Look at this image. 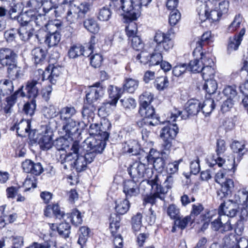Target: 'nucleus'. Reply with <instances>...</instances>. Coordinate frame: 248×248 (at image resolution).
<instances>
[{
    "instance_id": "nucleus-1",
    "label": "nucleus",
    "mask_w": 248,
    "mask_h": 248,
    "mask_svg": "<svg viewBox=\"0 0 248 248\" xmlns=\"http://www.w3.org/2000/svg\"><path fill=\"white\" fill-rule=\"evenodd\" d=\"M17 57V53L13 49L9 48L0 49V64L7 67V72L11 76L17 77L18 71Z\"/></svg>"
},
{
    "instance_id": "nucleus-2",
    "label": "nucleus",
    "mask_w": 248,
    "mask_h": 248,
    "mask_svg": "<svg viewBox=\"0 0 248 248\" xmlns=\"http://www.w3.org/2000/svg\"><path fill=\"white\" fill-rule=\"evenodd\" d=\"M162 177V176L161 174L157 175L155 174L154 179L149 180L148 182H143V184H146L154 192V194L147 195L144 198L143 202L144 205L147 203H150L152 205L155 204L157 199L161 200H164V197L162 196L161 194L166 193L167 191L161 186L160 178Z\"/></svg>"
},
{
    "instance_id": "nucleus-3",
    "label": "nucleus",
    "mask_w": 248,
    "mask_h": 248,
    "mask_svg": "<svg viewBox=\"0 0 248 248\" xmlns=\"http://www.w3.org/2000/svg\"><path fill=\"white\" fill-rule=\"evenodd\" d=\"M128 173L133 180L140 181L142 179L141 185H144L143 182L154 179V172L152 169L148 167L147 165L140 162H134L128 168Z\"/></svg>"
},
{
    "instance_id": "nucleus-4",
    "label": "nucleus",
    "mask_w": 248,
    "mask_h": 248,
    "mask_svg": "<svg viewBox=\"0 0 248 248\" xmlns=\"http://www.w3.org/2000/svg\"><path fill=\"white\" fill-rule=\"evenodd\" d=\"M120 2L117 10L119 14L123 15L124 22L135 20L140 16V12L136 8V0H120Z\"/></svg>"
},
{
    "instance_id": "nucleus-5",
    "label": "nucleus",
    "mask_w": 248,
    "mask_h": 248,
    "mask_svg": "<svg viewBox=\"0 0 248 248\" xmlns=\"http://www.w3.org/2000/svg\"><path fill=\"white\" fill-rule=\"evenodd\" d=\"M201 102L197 99H191L189 100L186 104L185 111L184 112H186L187 114L185 115L176 108H174L173 111L171 112L170 116V120L172 122L176 121L178 117L182 114L181 118L186 119L189 116L197 115L201 110Z\"/></svg>"
},
{
    "instance_id": "nucleus-6",
    "label": "nucleus",
    "mask_w": 248,
    "mask_h": 248,
    "mask_svg": "<svg viewBox=\"0 0 248 248\" xmlns=\"http://www.w3.org/2000/svg\"><path fill=\"white\" fill-rule=\"evenodd\" d=\"M154 40L156 44L155 51L168 52L172 49L174 46L173 41L169 32L165 33L160 31H157L155 34Z\"/></svg>"
},
{
    "instance_id": "nucleus-7",
    "label": "nucleus",
    "mask_w": 248,
    "mask_h": 248,
    "mask_svg": "<svg viewBox=\"0 0 248 248\" xmlns=\"http://www.w3.org/2000/svg\"><path fill=\"white\" fill-rule=\"evenodd\" d=\"M139 112L143 118L137 122L139 126H143V124L145 125L152 126L156 125L158 124V117L156 115L155 108L152 106L140 107Z\"/></svg>"
},
{
    "instance_id": "nucleus-8",
    "label": "nucleus",
    "mask_w": 248,
    "mask_h": 248,
    "mask_svg": "<svg viewBox=\"0 0 248 248\" xmlns=\"http://www.w3.org/2000/svg\"><path fill=\"white\" fill-rule=\"evenodd\" d=\"M90 5L86 2L82 3L78 6L70 4L65 14L66 20L72 24L78 17H82L89 10Z\"/></svg>"
},
{
    "instance_id": "nucleus-9",
    "label": "nucleus",
    "mask_w": 248,
    "mask_h": 248,
    "mask_svg": "<svg viewBox=\"0 0 248 248\" xmlns=\"http://www.w3.org/2000/svg\"><path fill=\"white\" fill-rule=\"evenodd\" d=\"M199 19L202 22L209 20L211 22L218 21L221 16L214 7L210 8L209 5L202 3L197 9Z\"/></svg>"
},
{
    "instance_id": "nucleus-10",
    "label": "nucleus",
    "mask_w": 248,
    "mask_h": 248,
    "mask_svg": "<svg viewBox=\"0 0 248 248\" xmlns=\"http://www.w3.org/2000/svg\"><path fill=\"white\" fill-rule=\"evenodd\" d=\"M207 163L210 167L217 166L219 167H223V170H235V159L233 155H231L228 157L227 159H224L218 156H209L207 158Z\"/></svg>"
},
{
    "instance_id": "nucleus-11",
    "label": "nucleus",
    "mask_w": 248,
    "mask_h": 248,
    "mask_svg": "<svg viewBox=\"0 0 248 248\" xmlns=\"http://www.w3.org/2000/svg\"><path fill=\"white\" fill-rule=\"evenodd\" d=\"M110 127L111 124L108 121H104L100 124H91L89 132L91 136L108 139L109 137L108 131Z\"/></svg>"
},
{
    "instance_id": "nucleus-12",
    "label": "nucleus",
    "mask_w": 248,
    "mask_h": 248,
    "mask_svg": "<svg viewBox=\"0 0 248 248\" xmlns=\"http://www.w3.org/2000/svg\"><path fill=\"white\" fill-rule=\"evenodd\" d=\"M110 231L113 238L114 248H123V239L120 234H116V231L120 227V217L117 214L111 215L109 218Z\"/></svg>"
},
{
    "instance_id": "nucleus-13",
    "label": "nucleus",
    "mask_w": 248,
    "mask_h": 248,
    "mask_svg": "<svg viewBox=\"0 0 248 248\" xmlns=\"http://www.w3.org/2000/svg\"><path fill=\"white\" fill-rule=\"evenodd\" d=\"M79 147V142L75 141L72 143L71 148V150L73 152L74 156L72 168L75 169L78 172L85 170L87 165L83 155H79L78 154Z\"/></svg>"
},
{
    "instance_id": "nucleus-14",
    "label": "nucleus",
    "mask_w": 248,
    "mask_h": 248,
    "mask_svg": "<svg viewBox=\"0 0 248 248\" xmlns=\"http://www.w3.org/2000/svg\"><path fill=\"white\" fill-rule=\"evenodd\" d=\"M105 88L100 83H96L94 85L90 87L86 91V103L92 104L97 101L103 96Z\"/></svg>"
},
{
    "instance_id": "nucleus-15",
    "label": "nucleus",
    "mask_w": 248,
    "mask_h": 248,
    "mask_svg": "<svg viewBox=\"0 0 248 248\" xmlns=\"http://www.w3.org/2000/svg\"><path fill=\"white\" fill-rule=\"evenodd\" d=\"M42 81L39 78H37V79H33L28 81L25 89L26 93H25L22 91L23 87H21L19 88L21 89L19 94H20L21 96H27L29 98L34 99L38 95L39 89L41 85Z\"/></svg>"
},
{
    "instance_id": "nucleus-16",
    "label": "nucleus",
    "mask_w": 248,
    "mask_h": 248,
    "mask_svg": "<svg viewBox=\"0 0 248 248\" xmlns=\"http://www.w3.org/2000/svg\"><path fill=\"white\" fill-rule=\"evenodd\" d=\"M140 183L134 180H126L123 184V192L125 198L129 199L138 196L140 193Z\"/></svg>"
},
{
    "instance_id": "nucleus-17",
    "label": "nucleus",
    "mask_w": 248,
    "mask_h": 248,
    "mask_svg": "<svg viewBox=\"0 0 248 248\" xmlns=\"http://www.w3.org/2000/svg\"><path fill=\"white\" fill-rule=\"evenodd\" d=\"M107 140L100 137L90 136L85 140V142L90 150L101 154L105 147L106 140Z\"/></svg>"
},
{
    "instance_id": "nucleus-18",
    "label": "nucleus",
    "mask_w": 248,
    "mask_h": 248,
    "mask_svg": "<svg viewBox=\"0 0 248 248\" xmlns=\"http://www.w3.org/2000/svg\"><path fill=\"white\" fill-rule=\"evenodd\" d=\"M61 67L49 65L45 71L42 70L39 71L41 75L40 77L41 78V81L48 79L51 84H55L56 82V78L61 73Z\"/></svg>"
},
{
    "instance_id": "nucleus-19",
    "label": "nucleus",
    "mask_w": 248,
    "mask_h": 248,
    "mask_svg": "<svg viewBox=\"0 0 248 248\" xmlns=\"http://www.w3.org/2000/svg\"><path fill=\"white\" fill-rule=\"evenodd\" d=\"M236 206L232 200H227L220 204L218 214L225 216L228 218L233 217L237 213Z\"/></svg>"
},
{
    "instance_id": "nucleus-20",
    "label": "nucleus",
    "mask_w": 248,
    "mask_h": 248,
    "mask_svg": "<svg viewBox=\"0 0 248 248\" xmlns=\"http://www.w3.org/2000/svg\"><path fill=\"white\" fill-rule=\"evenodd\" d=\"M21 91L18 89L13 94L6 98L5 102L3 103L2 108L5 114L10 115L13 111V108L16 103L18 95Z\"/></svg>"
},
{
    "instance_id": "nucleus-21",
    "label": "nucleus",
    "mask_w": 248,
    "mask_h": 248,
    "mask_svg": "<svg viewBox=\"0 0 248 248\" xmlns=\"http://www.w3.org/2000/svg\"><path fill=\"white\" fill-rule=\"evenodd\" d=\"M178 132L176 124H170L162 129L160 136L162 139L173 140Z\"/></svg>"
},
{
    "instance_id": "nucleus-22",
    "label": "nucleus",
    "mask_w": 248,
    "mask_h": 248,
    "mask_svg": "<svg viewBox=\"0 0 248 248\" xmlns=\"http://www.w3.org/2000/svg\"><path fill=\"white\" fill-rule=\"evenodd\" d=\"M37 140L42 150H48L52 147V133L46 131L44 134H39Z\"/></svg>"
},
{
    "instance_id": "nucleus-23",
    "label": "nucleus",
    "mask_w": 248,
    "mask_h": 248,
    "mask_svg": "<svg viewBox=\"0 0 248 248\" xmlns=\"http://www.w3.org/2000/svg\"><path fill=\"white\" fill-rule=\"evenodd\" d=\"M35 14L33 10H29L21 13L17 17V20L21 26L30 25L33 26V18Z\"/></svg>"
},
{
    "instance_id": "nucleus-24",
    "label": "nucleus",
    "mask_w": 248,
    "mask_h": 248,
    "mask_svg": "<svg viewBox=\"0 0 248 248\" xmlns=\"http://www.w3.org/2000/svg\"><path fill=\"white\" fill-rule=\"evenodd\" d=\"M108 92L109 95V98L110 99L108 104H109L110 106L115 107L122 94L121 89L116 86L109 85L108 89Z\"/></svg>"
},
{
    "instance_id": "nucleus-25",
    "label": "nucleus",
    "mask_w": 248,
    "mask_h": 248,
    "mask_svg": "<svg viewBox=\"0 0 248 248\" xmlns=\"http://www.w3.org/2000/svg\"><path fill=\"white\" fill-rule=\"evenodd\" d=\"M63 122L62 130L65 133V136L72 138V136L78 130V123L73 119Z\"/></svg>"
},
{
    "instance_id": "nucleus-26",
    "label": "nucleus",
    "mask_w": 248,
    "mask_h": 248,
    "mask_svg": "<svg viewBox=\"0 0 248 248\" xmlns=\"http://www.w3.org/2000/svg\"><path fill=\"white\" fill-rule=\"evenodd\" d=\"M232 201L236 205H241L243 206H248V191L246 189L238 190L234 195Z\"/></svg>"
},
{
    "instance_id": "nucleus-27",
    "label": "nucleus",
    "mask_w": 248,
    "mask_h": 248,
    "mask_svg": "<svg viewBox=\"0 0 248 248\" xmlns=\"http://www.w3.org/2000/svg\"><path fill=\"white\" fill-rule=\"evenodd\" d=\"M95 109V108L93 105L92 104H88L85 102L82 111V115L84 123H86V120L87 121L88 123H91L93 121L94 116V111Z\"/></svg>"
},
{
    "instance_id": "nucleus-28",
    "label": "nucleus",
    "mask_w": 248,
    "mask_h": 248,
    "mask_svg": "<svg viewBox=\"0 0 248 248\" xmlns=\"http://www.w3.org/2000/svg\"><path fill=\"white\" fill-rule=\"evenodd\" d=\"M233 181L231 179H226L224 182H222L221 188L217 192V195L220 198H222L230 194L233 188Z\"/></svg>"
},
{
    "instance_id": "nucleus-29",
    "label": "nucleus",
    "mask_w": 248,
    "mask_h": 248,
    "mask_svg": "<svg viewBox=\"0 0 248 248\" xmlns=\"http://www.w3.org/2000/svg\"><path fill=\"white\" fill-rule=\"evenodd\" d=\"M74 159L73 151L67 155H61L58 159V162L61 164L60 167L61 169L66 170L70 168H72Z\"/></svg>"
},
{
    "instance_id": "nucleus-30",
    "label": "nucleus",
    "mask_w": 248,
    "mask_h": 248,
    "mask_svg": "<svg viewBox=\"0 0 248 248\" xmlns=\"http://www.w3.org/2000/svg\"><path fill=\"white\" fill-rule=\"evenodd\" d=\"M17 134L21 137H26L29 135L31 122L29 120H22L18 124L15 125Z\"/></svg>"
},
{
    "instance_id": "nucleus-31",
    "label": "nucleus",
    "mask_w": 248,
    "mask_h": 248,
    "mask_svg": "<svg viewBox=\"0 0 248 248\" xmlns=\"http://www.w3.org/2000/svg\"><path fill=\"white\" fill-rule=\"evenodd\" d=\"M46 50L41 47H36L31 51L32 59L35 64H42L46 56Z\"/></svg>"
},
{
    "instance_id": "nucleus-32",
    "label": "nucleus",
    "mask_w": 248,
    "mask_h": 248,
    "mask_svg": "<svg viewBox=\"0 0 248 248\" xmlns=\"http://www.w3.org/2000/svg\"><path fill=\"white\" fill-rule=\"evenodd\" d=\"M90 232V229L86 226H82L79 228L78 244L80 246V248H84L86 247Z\"/></svg>"
},
{
    "instance_id": "nucleus-33",
    "label": "nucleus",
    "mask_w": 248,
    "mask_h": 248,
    "mask_svg": "<svg viewBox=\"0 0 248 248\" xmlns=\"http://www.w3.org/2000/svg\"><path fill=\"white\" fill-rule=\"evenodd\" d=\"M59 113L61 120L65 121L72 120L77 113V111L74 107L70 106L62 108Z\"/></svg>"
},
{
    "instance_id": "nucleus-34",
    "label": "nucleus",
    "mask_w": 248,
    "mask_h": 248,
    "mask_svg": "<svg viewBox=\"0 0 248 248\" xmlns=\"http://www.w3.org/2000/svg\"><path fill=\"white\" fill-rule=\"evenodd\" d=\"M61 38V35L59 31L48 32L46 35L45 43L49 47L56 46L60 42Z\"/></svg>"
},
{
    "instance_id": "nucleus-35",
    "label": "nucleus",
    "mask_w": 248,
    "mask_h": 248,
    "mask_svg": "<svg viewBox=\"0 0 248 248\" xmlns=\"http://www.w3.org/2000/svg\"><path fill=\"white\" fill-rule=\"evenodd\" d=\"M128 200L125 198L116 201L115 209L117 214L124 215L129 210L130 204Z\"/></svg>"
},
{
    "instance_id": "nucleus-36",
    "label": "nucleus",
    "mask_w": 248,
    "mask_h": 248,
    "mask_svg": "<svg viewBox=\"0 0 248 248\" xmlns=\"http://www.w3.org/2000/svg\"><path fill=\"white\" fill-rule=\"evenodd\" d=\"M140 146L137 140H129L125 142L124 150L132 155H137L140 153Z\"/></svg>"
},
{
    "instance_id": "nucleus-37",
    "label": "nucleus",
    "mask_w": 248,
    "mask_h": 248,
    "mask_svg": "<svg viewBox=\"0 0 248 248\" xmlns=\"http://www.w3.org/2000/svg\"><path fill=\"white\" fill-rule=\"evenodd\" d=\"M34 29L30 25L21 26L18 29V33L21 39L24 41L28 40L34 34Z\"/></svg>"
},
{
    "instance_id": "nucleus-38",
    "label": "nucleus",
    "mask_w": 248,
    "mask_h": 248,
    "mask_svg": "<svg viewBox=\"0 0 248 248\" xmlns=\"http://www.w3.org/2000/svg\"><path fill=\"white\" fill-rule=\"evenodd\" d=\"M14 90L12 81L8 79L0 81V95L10 94Z\"/></svg>"
},
{
    "instance_id": "nucleus-39",
    "label": "nucleus",
    "mask_w": 248,
    "mask_h": 248,
    "mask_svg": "<svg viewBox=\"0 0 248 248\" xmlns=\"http://www.w3.org/2000/svg\"><path fill=\"white\" fill-rule=\"evenodd\" d=\"M83 26L88 31L93 34L98 33L100 30L98 24L93 18L85 20L83 22Z\"/></svg>"
},
{
    "instance_id": "nucleus-40",
    "label": "nucleus",
    "mask_w": 248,
    "mask_h": 248,
    "mask_svg": "<svg viewBox=\"0 0 248 248\" xmlns=\"http://www.w3.org/2000/svg\"><path fill=\"white\" fill-rule=\"evenodd\" d=\"M215 107V102L212 98H207L202 104L201 103V110L205 116L209 115L214 109Z\"/></svg>"
},
{
    "instance_id": "nucleus-41",
    "label": "nucleus",
    "mask_w": 248,
    "mask_h": 248,
    "mask_svg": "<svg viewBox=\"0 0 248 248\" xmlns=\"http://www.w3.org/2000/svg\"><path fill=\"white\" fill-rule=\"evenodd\" d=\"M139 86V81L132 78H129L125 80L124 85V90L129 93H133Z\"/></svg>"
},
{
    "instance_id": "nucleus-42",
    "label": "nucleus",
    "mask_w": 248,
    "mask_h": 248,
    "mask_svg": "<svg viewBox=\"0 0 248 248\" xmlns=\"http://www.w3.org/2000/svg\"><path fill=\"white\" fill-rule=\"evenodd\" d=\"M237 241L233 234L226 236L223 239V248H237Z\"/></svg>"
},
{
    "instance_id": "nucleus-43",
    "label": "nucleus",
    "mask_w": 248,
    "mask_h": 248,
    "mask_svg": "<svg viewBox=\"0 0 248 248\" xmlns=\"http://www.w3.org/2000/svg\"><path fill=\"white\" fill-rule=\"evenodd\" d=\"M70 144L69 140L63 137L57 139L53 142L54 146L59 151L65 150Z\"/></svg>"
},
{
    "instance_id": "nucleus-44",
    "label": "nucleus",
    "mask_w": 248,
    "mask_h": 248,
    "mask_svg": "<svg viewBox=\"0 0 248 248\" xmlns=\"http://www.w3.org/2000/svg\"><path fill=\"white\" fill-rule=\"evenodd\" d=\"M69 3L64 2V0H62L61 4L59 5L55 4L54 13L56 17L61 16L63 14H66L67 9L70 5Z\"/></svg>"
},
{
    "instance_id": "nucleus-45",
    "label": "nucleus",
    "mask_w": 248,
    "mask_h": 248,
    "mask_svg": "<svg viewBox=\"0 0 248 248\" xmlns=\"http://www.w3.org/2000/svg\"><path fill=\"white\" fill-rule=\"evenodd\" d=\"M205 83L203 86V89L209 94L214 93L217 88V83L214 79L204 80Z\"/></svg>"
},
{
    "instance_id": "nucleus-46",
    "label": "nucleus",
    "mask_w": 248,
    "mask_h": 248,
    "mask_svg": "<svg viewBox=\"0 0 248 248\" xmlns=\"http://www.w3.org/2000/svg\"><path fill=\"white\" fill-rule=\"evenodd\" d=\"M71 226L67 222H62L58 225L57 232L60 235L64 238H68L70 233Z\"/></svg>"
},
{
    "instance_id": "nucleus-47",
    "label": "nucleus",
    "mask_w": 248,
    "mask_h": 248,
    "mask_svg": "<svg viewBox=\"0 0 248 248\" xmlns=\"http://www.w3.org/2000/svg\"><path fill=\"white\" fill-rule=\"evenodd\" d=\"M112 12L109 8L103 7L98 12L97 18L102 21H107L111 17Z\"/></svg>"
},
{
    "instance_id": "nucleus-48",
    "label": "nucleus",
    "mask_w": 248,
    "mask_h": 248,
    "mask_svg": "<svg viewBox=\"0 0 248 248\" xmlns=\"http://www.w3.org/2000/svg\"><path fill=\"white\" fill-rule=\"evenodd\" d=\"M154 84L155 86L158 91H163L168 87L169 82L167 77L162 76L157 78Z\"/></svg>"
},
{
    "instance_id": "nucleus-49",
    "label": "nucleus",
    "mask_w": 248,
    "mask_h": 248,
    "mask_svg": "<svg viewBox=\"0 0 248 248\" xmlns=\"http://www.w3.org/2000/svg\"><path fill=\"white\" fill-rule=\"evenodd\" d=\"M47 20L46 17L45 15L38 14L35 11L34 17L33 18V24L36 26L42 27L44 26L47 27L48 25L47 24Z\"/></svg>"
},
{
    "instance_id": "nucleus-50",
    "label": "nucleus",
    "mask_w": 248,
    "mask_h": 248,
    "mask_svg": "<svg viewBox=\"0 0 248 248\" xmlns=\"http://www.w3.org/2000/svg\"><path fill=\"white\" fill-rule=\"evenodd\" d=\"M211 38V32L210 31L204 32L201 36V38L197 42L196 49L200 51L202 46L208 44Z\"/></svg>"
},
{
    "instance_id": "nucleus-51",
    "label": "nucleus",
    "mask_w": 248,
    "mask_h": 248,
    "mask_svg": "<svg viewBox=\"0 0 248 248\" xmlns=\"http://www.w3.org/2000/svg\"><path fill=\"white\" fill-rule=\"evenodd\" d=\"M68 217L71 218L72 223L75 226H78L82 222V217L81 213L77 209L72 211L70 215H67Z\"/></svg>"
},
{
    "instance_id": "nucleus-52",
    "label": "nucleus",
    "mask_w": 248,
    "mask_h": 248,
    "mask_svg": "<svg viewBox=\"0 0 248 248\" xmlns=\"http://www.w3.org/2000/svg\"><path fill=\"white\" fill-rule=\"evenodd\" d=\"M201 72L203 79L207 80L214 79L216 72L215 67H202Z\"/></svg>"
},
{
    "instance_id": "nucleus-53",
    "label": "nucleus",
    "mask_w": 248,
    "mask_h": 248,
    "mask_svg": "<svg viewBox=\"0 0 248 248\" xmlns=\"http://www.w3.org/2000/svg\"><path fill=\"white\" fill-rule=\"evenodd\" d=\"M84 48L81 46H73L68 51L69 58L74 59L83 55Z\"/></svg>"
},
{
    "instance_id": "nucleus-54",
    "label": "nucleus",
    "mask_w": 248,
    "mask_h": 248,
    "mask_svg": "<svg viewBox=\"0 0 248 248\" xmlns=\"http://www.w3.org/2000/svg\"><path fill=\"white\" fill-rule=\"evenodd\" d=\"M129 39L130 40L131 46L134 49L140 51L144 48V43L139 36H134Z\"/></svg>"
},
{
    "instance_id": "nucleus-55",
    "label": "nucleus",
    "mask_w": 248,
    "mask_h": 248,
    "mask_svg": "<svg viewBox=\"0 0 248 248\" xmlns=\"http://www.w3.org/2000/svg\"><path fill=\"white\" fill-rule=\"evenodd\" d=\"M153 95L148 92L143 93L140 96V107H144L147 105H150V103L153 101Z\"/></svg>"
},
{
    "instance_id": "nucleus-56",
    "label": "nucleus",
    "mask_w": 248,
    "mask_h": 248,
    "mask_svg": "<svg viewBox=\"0 0 248 248\" xmlns=\"http://www.w3.org/2000/svg\"><path fill=\"white\" fill-rule=\"evenodd\" d=\"M133 20H129L128 26L125 28L126 35L129 39L132 38L134 36H137V33L138 31L137 26L136 24L132 21Z\"/></svg>"
},
{
    "instance_id": "nucleus-57",
    "label": "nucleus",
    "mask_w": 248,
    "mask_h": 248,
    "mask_svg": "<svg viewBox=\"0 0 248 248\" xmlns=\"http://www.w3.org/2000/svg\"><path fill=\"white\" fill-rule=\"evenodd\" d=\"M167 215L170 218L176 219L180 217V209L175 204H170L167 209Z\"/></svg>"
},
{
    "instance_id": "nucleus-58",
    "label": "nucleus",
    "mask_w": 248,
    "mask_h": 248,
    "mask_svg": "<svg viewBox=\"0 0 248 248\" xmlns=\"http://www.w3.org/2000/svg\"><path fill=\"white\" fill-rule=\"evenodd\" d=\"M43 113L44 116L47 119L53 118L58 114L57 109L53 105H48L44 107Z\"/></svg>"
},
{
    "instance_id": "nucleus-59",
    "label": "nucleus",
    "mask_w": 248,
    "mask_h": 248,
    "mask_svg": "<svg viewBox=\"0 0 248 248\" xmlns=\"http://www.w3.org/2000/svg\"><path fill=\"white\" fill-rule=\"evenodd\" d=\"M201 57L200 59L202 67H214L215 64L212 59L211 58L210 55L209 53L203 54L201 53Z\"/></svg>"
},
{
    "instance_id": "nucleus-60",
    "label": "nucleus",
    "mask_w": 248,
    "mask_h": 248,
    "mask_svg": "<svg viewBox=\"0 0 248 248\" xmlns=\"http://www.w3.org/2000/svg\"><path fill=\"white\" fill-rule=\"evenodd\" d=\"M217 12L222 16L223 15H226L229 11V2L227 0H222L219 2L218 4L214 6Z\"/></svg>"
},
{
    "instance_id": "nucleus-61",
    "label": "nucleus",
    "mask_w": 248,
    "mask_h": 248,
    "mask_svg": "<svg viewBox=\"0 0 248 248\" xmlns=\"http://www.w3.org/2000/svg\"><path fill=\"white\" fill-rule=\"evenodd\" d=\"M240 89L241 92L245 96L242 103L248 113V82L241 85Z\"/></svg>"
},
{
    "instance_id": "nucleus-62",
    "label": "nucleus",
    "mask_w": 248,
    "mask_h": 248,
    "mask_svg": "<svg viewBox=\"0 0 248 248\" xmlns=\"http://www.w3.org/2000/svg\"><path fill=\"white\" fill-rule=\"evenodd\" d=\"M183 159L182 158L174 161L173 162L169 163L166 168L167 172L169 175L173 174L177 172L179 169V165L182 162Z\"/></svg>"
},
{
    "instance_id": "nucleus-63",
    "label": "nucleus",
    "mask_w": 248,
    "mask_h": 248,
    "mask_svg": "<svg viewBox=\"0 0 248 248\" xmlns=\"http://www.w3.org/2000/svg\"><path fill=\"white\" fill-rule=\"evenodd\" d=\"M223 93L227 99H236L237 91L235 86H227L223 90Z\"/></svg>"
},
{
    "instance_id": "nucleus-64",
    "label": "nucleus",
    "mask_w": 248,
    "mask_h": 248,
    "mask_svg": "<svg viewBox=\"0 0 248 248\" xmlns=\"http://www.w3.org/2000/svg\"><path fill=\"white\" fill-rule=\"evenodd\" d=\"M53 245L52 241L48 240L39 243L37 242H33L26 248H51Z\"/></svg>"
}]
</instances>
